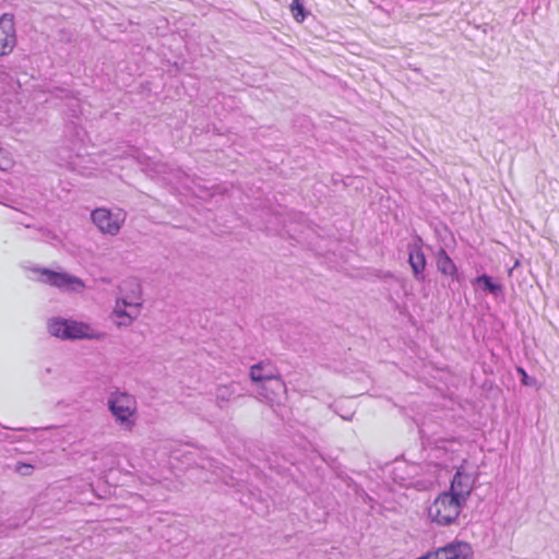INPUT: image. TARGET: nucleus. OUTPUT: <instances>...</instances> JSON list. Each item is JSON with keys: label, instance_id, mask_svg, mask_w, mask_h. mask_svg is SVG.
Returning a JSON list of instances; mask_svg holds the SVG:
<instances>
[{"label": "nucleus", "instance_id": "f257e3e1", "mask_svg": "<svg viewBox=\"0 0 559 559\" xmlns=\"http://www.w3.org/2000/svg\"><path fill=\"white\" fill-rule=\"evenodd\" d=\"M250 379L258 383L259 394L270 403L278 401L286 391L277 368L271 361H260L250 368Z\"/></svg>", "mask_w": 559, "mask_h": 559}, {"label": "nucleus", "instance_id": "f03ea898", "mask_svg": "<svg viewBox=\"0 0 559 559\" xmlns=\"http://www.w3.org/2000/svg\"><path fill=\"white\" fill-rule=\"evenodd\" d=\"M48 331L62 340H102L105 334L90 324L56 317L49 320Z\"/></svg>", "mask_w": 559, "mask_h": 559}, {"label": "nucleus", "instance_id": "7ed1b4c3", "mask_svg": "<svg viewBox=\"0 0 559 559\" xmlns=\"http://www.w3.org/2000/svg\"><path fill=\"white\" fill-rule=\"evenodd\" d=\"M108 409L115 421L124 430L131 431L135 426L136 401L127 392L114 391L108 396Z\"/></svg>", "mask_w": 559, "mask_h": 559}, {"label": "nucleus", "instance_id": "20e7f679", "mask_svg": "<svg viewBox=\"0 0 559 559\" xmlns=\"http://www.w3.org/2000/svg\"><path fill=\"white\" fill-rule=\"evenodd\" d=\"M464 504L460 499L444 491L428 508V515L438 525H450L455 522Z\"/></svg>", "mask_w": 559, "mask_h": 559}, {"label": "nucleus", "instance_id": "39448f33", "mask_svg": "<svg viewBox=\"0 0 559 559\" xmlns=\"http://www.w3.org/2000/svg\"><path fill=\"white\" fill-rule=\"evenodd\" d=\"M91 217L102 233L115 236L120 231L126 214L121 210L111 212L107 209H96L92 212Z\"/></svg>", "mask_w": 559, "mask_h": 559}, {"label": "nucleus", "instance_id": "423d86ee", "mask_svg": "<svg viewBox=\"0 0 559 559\" xmlns=\"http://www.w3.org/2000/svg\"><path fill=\"white\" fill-rule=\"evenodd\" d=\"M473 476L465 473L463 466H461L454 474L448 492L460 499L461 502L466 503L473 489Z\"/></svg>", "mask_w": 559, "mask_h": 559}, {"label": "nucleus", "instance_id": "0eeeda50", "mask_svg": "<svg viewBox=\"0 0 559 559\" xmlns=\"http://www.w3.org/2000/svg\"><path fill=\"white\" fill-rule=\"evenodd\" d=\"M16 45L13 16L3 14L0 17V56L9 55Z\"/></svg>", "mask_w": 559, "mask_h": 559}, {"label": "nucleus", "instance_id": "6e6552de", "mask_svg": "<svg viewBox=\"0 0 559 559\" xmlns=\"http://www.w3.org/2000/svg\"><path fill=\"white\" fill-rule=\"evenodd\" d=\"M41 274L45 276L44 282L58 288L76 290L84 287L82 280L67 273L44 269Z\"/></svg>", "mask_w": 559, "mask_h": 559}, {"label": "nucleus", "instance_id": "1a4fd4ad", "mask_svg": "<svg viewBox=\"0 0 559 559\" xmlns=\"http://www.w3.org/2000/svg\"><path fill=\"white\" fill-rule=\"evenodd\" d=\"M408 263L414 278L419 283H424L426 281L427 261L423 249L417 243L408 246Z\"/></svg>", "mask_w": 559, "mask_h": 559}, {"label": "nucleus", "instance_id": "9d476101", "mask_svg": "<svg viewBox=\"0 0 559 559\" xmlns=\"http://www.w3.org/2000/svg\"><path fill=\"white\" fill-rule=\"evenodd\" d=\"M436 265L443 275L450 276L453 281H460L457 267L443 248L437 251Z\"/></svg>", "mask_w": 559, "mask_h": 559}, {"label": "nucleus", "instance_id": "9b49d317", "mask_svg": "<svg viewBox=\"0 0 559 559\" xmlns=\"http://www.w3.org/2000/svg\"><path fill=\"white\" fill-rule=\"evenodd\" d=\"M475 284L485 293L491 294L493 296H499L503 294V287L501 284L493 281V278L487 274L478 275L475 278Z\"/></svg>", "mask_w": 559, "mask_h": 559}, {"label": "nucleus", "instance_id": "f8f14e48", "mask_svg": "<svg viewBox=\"0 0 559 559\" xmlns=\"http://www.w3.org/2000/svg\"><path fill=\"white\" fill-rule=\"evenodd\" d=\"M130 286V295L124 296L121 301L126 307H141V285L136 280L124 283Z\"/></svg>", "mask_w": 559, "mask_h": 559}, {"label": "nucleus", "instance_id": "ddd939ff", "mask_svg": "<svg viewBox=\"0 0 559 559\" xmlns=\"http://www.w3.org/2000/svg\"><path fill=\"white\" fill-rule=\"evenodd\" d=\"M236 395H238V394H237L234 383H231L229 385H219L216 389V393H215V396H216V400L218 403L228 402Z\"/></svg>", "mask_w": 559, "mask_h": 559}, {"label": "nucleus", "instance_id": "4468645a", "mask_svg": "<svg viewBox=\"0 0 559 559\" xmlns=\"http://www.w3.org/2000/svg\"><path fill=\"white\" fill-rule=\"evenodd\" d=\"M290 12L294 19L299 23L304 22L309 14L300 0H293L290 4Z\"/></svg>", "mask_w": 559, "mask_h": 559}, {"label": "nucleus", "instance_id": "2eb2a0df", "mask_svg": "<svg viewBox=\"0 0 559 559\" xmlns=\"http://www.w3.org/2000/svg\"><path fill=\"white\" fill-rule=\"evenodd\" d=\"M518 372L522 376L521 381L524 385H533L535 383V379L528 377L523 368L519 367Z\"/></svg>", "mask_w": 559, "mask_h": 559}, {"label": "nucleus", "instance_id": "dca6fc26", "mask_svg": "<svg viewBox=\"0 0 559 559\" xmlns=\"http://www.w3.org/2000/svg\"><path fill=\"white\" fill-rule=\"evenodd\" d=\"M53 373V370L51 368H46L44 371L40 372L39 379L43 383L49 384V376Z\"/></svg>", "mask_w": 559, "mask_h": 559}, {"label": "nucleus", "instance_id": "f3484780", "mask_svg": "<svg viewBox=\"0 0 559 559\" xmlns=\"http://www.w3.org/2000/svg\"><path fill=\"white\" fill-rule=\"evenodd\" d=\"M201 467H202L203 469H206V468H213V469H214V471H213L214 473H216V468H218V466H217V462H216V461H214L213 459H209V460H206V461L201 465Z\"/></svg>", "mask_w": 559, "mask_h": 559}, {"label": "nucleus", "instance_id": "a211bd4d", "mask_svg": "<svg viewBox=\"0 0 559 559\" xmlns=\"http://www.w3.org/2000/svg\"><path fill=\"white\" fill-rule=\"evenodd\" d=\"M32 469H33V466L29 464H21L20 466H17V472L23 475L29 474Z\"/></svg>", "mask_w": 559, "mask_h": 559}, {"label": "nucleus", "instance_id": "6ab92c4d", "mask_svg": "<svg viewBox=\"0 0 559 559\" xmlns=\"http://www.w3.org/2000/svg\"><path fill=\"white\" fill-rule=\"evenodd\" d=\"M117 317H127L129 320H131V316L126 310H115Z\"/></svg>", "mask_w": 559, "mask_h": 559}, {"label": "nucleus", "instance_id": "aec40b11", "mask_svg": "<svg viewBox=\"0 0 559 559\" xmlns=\"http://www.w3.org/2000/svg\"><path fill=\"white\" fill-rule=\"evenodd\" d=\"M0 154H2V150L0 148ZM11 165L9 159H5L4 164L0 163V170H7Z\"/></svg>", "mask_w": 559, "mask_h": 559}, {"label": "nucleus", "instance_id": "412c9836", "mask_svg": "<svg viewBox=\"0 0 559 559\" xmlns=\"http://www.w3.org/2000/svg\"><path fill=\"white\" fill-rule=\"evenodd\" d=\"M5 159L4 160H1L0 163L4 164Z\"/></svg>", "mask_w": 559, "mask_h": 559}]
</instances>
